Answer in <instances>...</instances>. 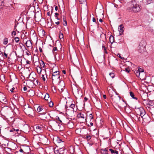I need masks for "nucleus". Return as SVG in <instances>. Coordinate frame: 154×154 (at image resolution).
I'll return each mask as SVG.
<instances>
[{
  "instance_id": "f257e3e1",
  "label": "nucleus",
  "mask_w": 154,
  "mask_h": 154,
  "mask_svg": "<svg viewBox=\"0 0 154 154\" xmlns=\"http://www.w3.org/2000/svg\"><path fill=\"white\" fill-rule=\"evenodd\" d=\"M128 6V9L130 11H133L135 13L140 11L141 9V7L137 4L135 0H132L130 2Z\"/></svg>"
},
{
  "instance_id": "f03ea898",
  "label": "nucleus",
  "mask_w": 154,
  "mask_h": 154,
  "mask_svg": "<svg viewBox=\"0 0 154 154\" xmlns=\"http://www.w3.org/2000/svg\"><path fill=\"white\" fill-rule=\"evenodd\" d=\"M64 83L63 82L60 81L59 82V83L58 84V90L59 91L61 92H63L62 95H63L65 97L64 98L65 99H66V98H69V97H68V93L66 90H65L64 91Z\"/></svg>"
},
{
  "instance_id": "7ed1b4c3",
  "label": "nucleus",
  "mask_w": 154,
  "mask_h": 154,
  "mask_svg": "<svg viewBox=\"0 0 154 154\" xmlns=\"http://www.w3.org/2000/svg\"><path fill=\"white\" fill-rule=\"evenodd\" d=\"M60 72L58 71L54 72L52 73V82H56L57 81L58 82H60Z\"/></svg>"
},
{
  "instance_id": "20e7f679",
  "label": "nucleus",
  "mask_w": 154,
  "mask_h": 154,
  "mask_svg": "<svg viewBox=\"0 0 154 154\" xmlns=\"http://www.w3.org/2000/svg\"><path fill=\"white\" fill-rule=\"evenodd\" d=\"M23 111L26 114L29 115H31L34 111L32 108L26 105L24 106Z\"/></svg>"
},
{
  "instance_id": "39448f33",
  "label": "nucleus",
  "mask_w": 154,
  "mask_h": 154,
  "mask_svg": "<svg viewBox=\"0 0 154 154\" xmlns=\"http://www.w3.org/2000/svg\"><path fill=\"white\" fill-rule=\"evenodd\" d=\"M146 44L144 42H140L139 46H138V51L141 53H143L146 51L145 48Z\"/></svg>"
},
{
  "instance_id": "423d86ee",
  "label": "nucleus",
  "mask_w": 154,
  "mask_h": 154,
  "mask_svg": "<svg viewBox=\"0 0 154 154\" xmlns=\"http://www.w3.org/2000/svg\"><path fill=\"white\" fill-rule=\"evenodd\" d=\"M85 115L82 112L78 113V122L83 123L85 122Z\"/></svg>"
},
{
  "instance_id": "0eeeda50",
  "label": "nucleus",
  "mask_w": 154,
  "mask_h": 154,
  "mask_svg": "<svg viewBox=\"0 0 154 154\" xmlns=\"http://www.w3.org/2000/svg\"><path fill=\"white\" fill-rule=\"evenodd\" d=\"M136 111L137 114L140 116L142 118H143V117L146 114L144 109L142 107H140L137 109Z\"/></svg>"
},
{
  "instance_id": "6e6552de",
  "label": "nucleus",
  "mask_w": 154,
  "mask_h": 154,
  "mask_svg": "<svg viewBox=\"0 0 154 154\" xmlns=\"http://www.w3.org/2000/svg\"><path fill=\"white\" fill-rule=\"evenodd\" d=\"M53 140L54 143H60L63 141L59 137L56 136H53Z\"/></svg>"
},
{
  "instance_id": "1a4fd4ad",
  "label": "nucleus",
  "mask_w": 154,
  "mask_h": 154,
  "mask_svg": "<svg viewBox=\"0 0 154 154\" xmlns=\"http://www.w3.org/2000/svg\"><path fill=\"white\" fill-rule=\"evenodd\" d=\"M109 93L112 99H114L116 96L119 97L112 89L109 90Z\"/></svg>"
},
{
  "instance_id": "9d476101",
  "label": "nucleus",
  "mask_w": 154,
  "mask_h": 154,
  "mask_svg": "<svg viewBox=\"0 0 154 154\" xmlns=\"http://www.w3.org/2000/svg\"><path fill=\"white\" fill-rule=\"evenodd\" d=\"M48 138L42 136L40 137V141L44 144H46L47 143Z\"/></svg>"
},
{
  "instance_id": "9b49d317",
  "label": "nucleus",
  "mask_w": 154,
  "mask_h": 154,
  "mask_svg": "<svg viewBox=\"0 0 154 154\" xmlns=\"http://www.w3.org/2000/svg\"><path fill=\"white\" fill-rule=\"evenodd\" d=\"M139 77L142 80L145 79H146V73L145 72H139Z\"/></svg>"
},
{
  "instance_id": "f8f14e48",
  "label": "nucleus",
  "mask_w": 154,
  "mask_h": 154,
  "mask_svg": "<svg viewBox=\"0 0 154 154\" xmlns=\"http://www.w3.org/2000/svg\"><path fill=\"white\" fill-rule=\"evenodd\" d=\"M124 27L123 25H121L119 26L118 28V30L119 32V34L120 35H122L124 31Z\"/></svg>"
},
{
  "instance_id": "ddd939ff",
  "label": "nucleus",
  "mask_w": 154,
  "mask_h": 154,
  "mask_svg": "<svg viewBox=\"0 0 154 154\" xmlns=\"http://www.w3.org/2000/svg\"><path fill=\"white\" fill-rule=\"evenodd\" d=\"M26 45L27 48H29L31 49L32 48V43L30 40L27 41L26 42Z\"/></svg>"
},
{
  "instance_id": "4468645a",
  "label": "nucleus",
  "mask_w": 154,
  "mask_h": 154,
  "mask_svg": "<svg viewBox=\"0 0 154 154\" xmlns=\"http://www.w3.org/2000/svg\"><path fill=\"white\" fill-rule=\"evenodd\" d=\"M42 127L40 126H37L35 129V131L38 133H41L42 131Z\"/></svg>"
},
{
  "instance_id": "2eb2a0df",
  "label": "nucleus",
  "mask_w": 154,
  "mask_h": 154,
  "mask_svg": "<svg viewBox=\"0 0 154 154\" xmlns=\"http://www.w3.org/2000/svg\"><path fill=\"white\" fill-rule=\"evenodd\" d=\"M61 149H59L55 150L54 151L55 154H63V151L61 150Z\"/></svg>"
},
{
  "instance_id": "dca6fc26",
  "label": "nucleus",
  "mask_w": 154,
  "mask_h": 154,
  "mask_svg": "<svg viewBox=\"0 0 154 154\" xmlns=\"http://www.w3.org/2000/svg\"><path fill=\"white\" fill-rule=\"evenodd\" d=\"M51 124L50 126L51 128H55V125H57V122L55 121H50L49 123Z\"/></svg>"
},
{
  "instance_id": "f3484780",
  "label": "nucleus",
  "mask_w": 154,
  "mask_h": 154,
  "mask_svg": "<svg viewBox=\"0 0 154 154\" xmlns=\"http://www.w3.org/2000/svg\"><path fill=\"white\" fill-rule=\"evenodd\" d=\"M96 105L97 107L99 109H100L102 108V106L101 103L99 101H97Z\"/></svg>"
},
{
  "instance_id": "a211bd4d",
  "label": "nucleus",
  "mask_w": 154,
  "mask_h": 154,
  "mask_svg": "<svg viewBox=\"0 0 154 154\" xmlns=\"http://www.w3.org/2000/svg\"><path fill=\"white\" fill-rule=\"evenodd\" d=\"M0 101L2 103H5V102H7V100L5 97H1Z\"/></svg>"
},
{
  "instance_id": "6ab92c4d",
  "label": "nucleus",
  "mask_w": 154,
  "mask_h": 154,
  "mask_svg": "<svg viewBox=\"0 0 154 154\" xmlns=\"http://www.w3.org/2000/svg\"><path fill=\"white\" fill-rule=\"evenodd\" d=\"M45 100H48V101L51 100V99L49 98V95L48 94H46L44 97Z\"/></svg>"
},
{
  "instance_id": "aec40b11",
  "label": "nucleus",
  "mask_w": 154,
  "mask_h": 154,
  "mask_svg": "<svg viewBox=\"0 0 154 154\" xmlns=\"http://www.w3.org/2000/svg\"><path fill=\"white\" fill-rule=\"evenodd\" d=\"M109 149L112 154H118V152L117 150H114L112 149Z\"/></svg>"
},
{
  "instance_id": "412c9836",
  "label": "nucleus",
  "mask_w": 154,
  "mask_h": 154,
  "mask_svg": "<svg viewBox=\"0 0 154 154\" xmlns=\"http://www.w3.org/2000/svg\"><path fill=\"white\" fill-rule=\"evenodd\" d=\"M39 63L41 67L42 66L44 68H46V66L45 65L44 62L42 60H41V61H40Z\"/></svg>"
},
{
  "instance_id": "4be33fe9",
  "label": "nucleus",
  "mask_w": 154,
  "mask_h": 154,
  "mask_svg": "<svg viewBox=\"0 0 154 154\" xmlns=\"http://www.w3.org/2000/svg\"><path fill=\"white\" fill-rule=\"evenodd\" d=\"M47 116L45 114H44L43 115L42 114L40 115V118L42 119L45 120L47 119Z\"/></svg>"
},
{
  "instance_id": "5701e85b",
  "label": "nucleus",
  "mask_w": 154,
  "mask_h": 154,
  "mask_svg": "<svg viewBox=\"0 0 154 154\" xmlns=\"http://www.w3.org/2000/svg\"><path fill=\"white\" fill-rule=\"evenodd\" d=\"M108 149V148H105V149L102 150L101 151V153L103 154H107Z\"/></svg>"
},
{
  "instance_id": "b1692460",
  "label": "nucleus",
  "mask_w": 154,
  "mask_h": 154,
  "mask_svg": "<svg viewBox=\"0 0 154 154\" xmlns=\"http://www.w3.org/2000/svg\"><path fill=\"white\" fill-rule=\"evenodd\" d=\"M42 69L41 67L39 66H37V70L38 73L40 74L42 71Z\"/></svg>"
},
{
  "instance_id": "393cba45",
  "label": "nucleus",
  "mask_w": 154,
  "mask_h": 154,
  "mask_svg": "<svg viewBox=\"0 0 154 154\" xmlns=\"http://www.w3.org/2000/svg\"><path fill=\"white\" fill-rule=\"evenodd\" d=\"M114 37L112 35H111L109 38V42L111 43H112L114 42Z\"/></svg>"
},
{
  "instance_id": "a878e982",
  "label": "nucleus",
  "mask_w": 154,
  "mask_h": 154,
  "mask_svg": "<svg viewBox=\"0 0 154 154\" xmlns=\"http://www.w3.org/2000/svg\"><path fill=\"white\" fill-rule=\"evenodd\" d=\"M130 94L131 96L133 99H135L136 100L137 99V98L136 97H134V93L132 92H130Z\"/></svg>"
},
{
  "instance_id": "bb28decb",
  "label": "nucleus",
  "mask_w": 154,
  "mask_h": 154,
  "mask_svg": "<svg viewBox=\"0 0 154 154\" xmlns=\"http://www.w3.org/2000/svg\"><path fill=\"white\" fill-rule=\"evenodd\" d=\"M48 152H49V153H51L53 152H54L55 149H54L53 147H50V148L48 149Z\"/></svg>"
},
{
  "instance_id": "cd10ccee",
  "label": "nucleus",
  "mask_w": 154,
  "mask_h": 154,
  "mask_svg": "<svg viewBox=\"0 0 154 154\" xmlns=\"http://www.w3.org/2000/svg\"><path fill=\"white\" fill-rule=\"evenodd\" d=\"M8 42V39L7 38H5L4 39L3 43L4 45H6Z\"/></svg>"
},
{
  "instance_id": "c85d7f7f",
  "label": "nucleus",
  "mask_w": 154,
  "mask_h": 154,
  "mask_svg": "<svg viewBox=\"0 0 154 154\" xmlns=\"http://www.w3.org/2000/svg\"><path fill=\"white\" fill-rule=\"evenodd\" d=\"M33 83L35 85H39V83L38 81V80H36H36L34 81Z\"/></svg>"
},
{
  "instance_id": "c756f323",
  "label": "nucleus",
  "mask_w": 154,
  "mask_h": 154,
  "mask_svg": "<svg viewBox=\"0 0 154 154\" xmlns=\"http://www.w3.org/2000/svg\"><path fill=\"white\" fill-rule=\"evenodd\" d=\"M43 109V108L42 106H39L37 109V111L38 112H40Z\"/></svg>"
},
{
  "instance_id": "7c9ffc66",
  "label": "nucleus",
  "mask_w": 154,
  "mask_h": 154,
  "mask_svg": "<svg viewBox=\"0 0 154 154\" xmlns=\"http://www.w3.org/2000/svg\"><path fill=\"white\" fill-rule=\"evenodd\" d=\"M63 21L64 23H63V25L64 26H66L67 25V22L66 21V19L63 16Z\"/></svg>"
},
{
  "instance_id": "2f4dec72",
  "label": "nucleus",
  "mask_w": 154,
  "mask_h": 154,
  "mask_svg": "<svg viewBox=\"0 0 154 154\" xmlns=\"http://www.w3.org/2000/svg\"><path fill=\"white\" fill-rule=\"evenodd\" d=\"M78 94H79V96L80 97H81L82 95L83 94L81 90H79L78 91Z\"/></svg>"
},
{
  "instance_id": "473e14b6",
  "label": "nucleus",
  "mask_w": 154,
  "mask_h": 154,
  "mask_svg": "<svg viewBox=\"0 0 154 154\" xmlns=\"http://www.w3.org/2000/svg\"><path fill=\"white\" fill-rule=\"evenodd\" d=\"M49 101V105L50 107H52L54 105V103L52 101H51L50 100Z\"/></svg>"
},
{
  "instance_id": "72a5a7b5",
  "label": "nucleus",
  "mask_w": 154,
  "mask_h": 154,
  "mask_svg": "<svg viewBox=\"0 0 154 154\" xmlns=\"http://www.w3.org/2000/svg\"><path fill=\"white\" fill-rule=\"evenodd\" d=\"M63 34L61 31L59 32V38L60 39L63 38Z\"/></svg>"
},
{
  "instance_id": "f704fd0d",
  "label": "nucleus",
  "mask_w": 154,
  "mask_h": 154,
  "mask_svg": "<svg viewBox=\"0 0 154 154\" xmlns=\"http://www.w3.org/2000/svg\"><path fill=\"white\" fill-rule=\"evenodd\" d=\"M152 0H145V3L147 5L151 3Z\"/></svg>"
},
{
  "instance_id": "c9c22d12",
  "label": "nucleus",
  "mask_w": 154,
  "mask_h": 154,
  "mask_svg": "<svg viewBox=\"0 0 154 154\" xmlns=\"http://www.w3.org/2000/svg\"><path fill=\"white\" fill-rule=\"evenodd\" d=\"M85 138L87 139V140H88L91 138V136L90 135L87 136L85 137Z\"/></svg>"
},
{
  "instance_id": "e433bc0d",
  "label": "nucleus",
  "mask_w": 154,
  "mask_h": 154,
  "mask_svg": "<svg viewBox=\"0 0 154 154\" xmlns=\"http://www.w3.org/2000/svg\"><path fill=\"white\" fill-rule=\"evenodd\" d=\"M109 75L112 78H113L115 76L114 73L113 72H111L109 74Z\"/></svg>"
},
{
  "instance_id": "4c0bfd02",
  "label": "nucleus",
  "mask_w": 154,
  "mask_h": 154,
  "mask_svg": "<svg viewBox=\"0 0 154 154\" xmlns=\"http://www.w3.org/2000/svg\"><path fill=\"white\" fill-rule=\"evenodd\" d=\"M14 40L15 42L17 43L19 41V38L18 37H15L14 38Z\"/></svg>"
},
{
  "instance_id": "58836bf2",
  "label": "nucleus",
  "mask_w": 154,
  "mask_h": 154,
  "mask_svg": "<svg viewBox=\"0 0 154 154\" xmlns=\"http://www.w3.org/2000/svg\"><path fill=\"white\" fill-rule=\"evenodd\" d=\"M79 1L80 4H82L85 3V0H79Z\"/></svg>"
},
{
  "instance_id": "ea45409f",
  "label": "nucleus",
  "mask_w": 154,
  "mask_h": 154,
  "mask_svg": "<svg viewBox=\"0 0 154 154\" xmlns=\"http://www.w3.org/2000/svg\"><path fill=\"white\" fill-rule=\"evenodd\" d=\"M72 75H71V76H72L73 79V80H74V79L73 78V77H75V78H76V73H72Z\"/></svg>"
},
{
  "instance_id": "a19ab883",
  "label": "nucleus",
  "mask_w": 154,
  "mask_h": 154,
  "mask_svg": "<svg viewBox=\"0 0 154 154\" xmlns=\"http://www.w3.org/2000/svg\"><path fill=\"white\" fill-rule=\"evenodd\" d=\"M30 80L33 82L34 81L36 80V79L33 77H30Z\"/></svg>"
},
{
  "instance_id": "79ce46f5",
  "label": "nucleus",
  "mask_w": 154,
  "mask_h": 154,
  "mask_svg": "<svg viewBox=\"0 0 154 154\" xmlns=\"http://www.w3.org/2000/svg\"><path fill=\"white\" fill-rule=\"evenodd\" d=\"M138 71L140 73L144 72L143 69L141 68L139 69Z\"/></svg>"
},
{
  "instance_id": "37998d69",
  "label": "nucleus",
  "mask_w": 154,
  "mask_h": 154,
  "mask_svg": "<svg viewBox=\"0 0 154 154\" xmlns=\"http://www.w3.org/2000/svg\"><path fill=\"white\" fill-rule=\"evenodd\" d=\"M125 71L129 73L130 71V69L128 68H126L125 69Z\"/></svg>"
},
{
  "instance_id": "c03bdc74",
  "label": "nucleus",
  "mask_w": 154,
  "mask_h": 154,
  "mask_svg": "<svg viewBox=\"0 0 154 154\" xmlns=\"http://www.w3.org/2000/svg\"><path fill=\"white\" fill-rule=\"evenodd\" d=\"M75 106V105L74 104H72L71 105H70V107L71 108H72L73 109V111H75V110L74 109V108L73 107H74Z\"/></svg>"
},
{
  "instance_id": "a18cd8bd",
  "label": "nucleus",
  "mask_w": 154,
  "mask_h": 154,
  "mask_svg": "<svg viewBox=\"0 0 154 154\" xmlns=\"http://www.w3.org/2000/svg\"><path fill=\"white\" fill-rule=\"evenodd\" d=\"M88 117L90 120L92 119L93 118V115L92 114H90L89 115Z\"/></svg>"
},
{
  "instance_id": "49530a36",
  "label": "nucleus",
  "mask_w": 154,
  "mask_h": 154,
  "mask_svg": "<svg viewBox=\"0 0 154 154\" xmlns=\"http://www.w3.org/2000/svg\"><path fill=\"white\" fill-rule=\"evenodd\" d=\"M56 119L57 120L59 121L60 122H62V121L60 119L59 117L58 116H57Z\"/></svg>"
},
{
  "instance_id": "de8ad7c7",
  "label": "nucleus",
  "mask_w": 154,
  "mask_h": 154,
  "mask_svg": "<svg viewBox=\"0 0 154 154\" xmlns=\"http://www.w3.org/2000/svg\"><path fill=\"white\" fill-rule=\"evenodd\" d=\"M3 0H0V6H1L2 5H3Z\"/></svg>"
},
{
  "instance_id": "09e8293b",
  "label": "nucleus",
  "mask_w": 154,
  "mask_h": 154,
  "mask_svg": "<svg viewBox=\"0 0 154 154\" xmlns=\"http://www.w3.org/2000/svg\"><path fill=\"white\" fill-rule=\"evenodd\" d=\"M16 32L15 31H13L11 33L12 35H16Z\"/></svg>"
},
{
  "instance_id": "8fccbe9b",
  "label": "nucleus",
  "mask_w": 154,
  "mask_h": 154,
  "mask_svg": "<svg viewBox=\"0 0 154 154\" xmlns=\"http://www.w3.org/2000/svg\"><path fill=\"white\" fill-rule=\"evenodd\" d=\"M42 79L44 81H45V77H44V75H42Z\"/></svg>"
},
{
  "instance_id": "3c124183",
  "label": "nucleus",
  "mask_w": 154,
  "mask_h": 154,
  "mask_svg": "<svg viewBox=\"0 0 154 154\" xmlns=\"http://www.w3.org/2000/svg\"><path fill=\"white\" fill-rule=\"evenodd\" d=\"M118 56L119 57H120V58H121V59H124V57H122L121 56V54H118Z\"/></svg>"
},
{
  "instance_id": "603ef678",
  "label": "nucleus",
  "mask_w": 154,
  "mask_h": 154,
  "mask_svg": "<svg viewBox=\"0 0 154 154\" xmlns=\"http://www.w3.org/2000/svg\"><path fill=\"white\" fill-rule=\"evenodd\" d=\"M17 60H18V61H21L22 59L19 56L18 57L17 59Z\"/></svg>"
},
{
  "instance_id": "864d4df0",
  "label": "nucleus",
  "mask_w": 154,
  "mask_h": 154,
  "mask_svg": "<svg viewBox=\"0 0 154 154\" xmlns=\"http://www.w3.org/2000/svg\"><path fill=\"white\" fill-rule=\"evenodd\" d=\"M139 72H140L138 70L137 71L136 73V75L137 77H139Z\"/></svg>"
},
{
  "instance_id": "5fc2aeb1",
  "label": "nucleus",
  "mask_w": 154,
  "mask_h": 154,
  "mask_svg": "<svg viewBox=\"0 0 154 154\" xmlns=\"http://www.w3.org/2000/svg\"><path fill=\"white\" fill-rule=\"evenodd\" d=\"M104 50V53H107V51H106V47H104V48L103 49Z\"/></svg>"
},
{
  "instance_id": "6e6d98bb",
  "label": "nucleus",
  "mask_w": 154,
  "mask_h": 154,
  "mask_svg": "<svg viewBox=\"0 0 154 154\" xmlns=\"http://www.w3.org/2000/svg\"><path fill=\"white\" fill-rule=\"evenodd\" d=\"M14 89V88H13L12 89H11L10 90V91L12 93L13 92V90Z\"/></svg>"
},
{
  "instance_id": "4d7b16f0",
  "label": "nucleus",
  "mask_w": 154,
  "mask_h": 154,
  "mask_svg": "<svg viewBox=\"0 0 154 154\" xmlns=\"http://www.w3.org/2000/svg\"><path fill=\"white\" fill-rule=\"evenodd\" d=\"M39 49L40 52H42V48H41V47H39Z\"/></svg>"
},
{
  "instance_id": "13d9d810",
  "label": "nucleus",
  "mask_w": 154,
  "mask_h": 154,
  "mask_svg": "<svg viewBox=\"0 0 154 154\" xmlns=\"http://www.w3.org/2000/svg\"><path fill=\"white\" fill-rule=\"evenodd\" d=\"M23 89L24 91H26L27 90V88L26 87H24L23 88Z\"/></svg>"
},
{
  "instance_id": "bf43d9fd",
  "label": "nucleus",
  "mask_w": 154,
  "mask_h": 154,
  "mask_svg": "<svg viewBox=\"0 0 154 154\" xmlns=\"http://www.w3.org/2000/svg\"><path fill=\"white\" fill-rule=\"evenodd\" d=\"M57 50V48L56 47H54L53 49V51H55Z\"/></svg>"
},
{
  "instance_id": "052dcab7",
  "label": "nucleus",
  "mask_w": 154,
  "mask_h": 154,
  "mask_svg": "<svg viewBox=\"0 0 154 154\" xmlns=\"http://www.w3.org/2000/svg\"><path fill=\"white\" fill-rule=\"evenodd\" d=\"M4 55L5 56V57H6V58L7 57H8L7 54H6L5 52L4 53Z\"/></svg>"
},
{
  "instance_id": "680f3d73",
  "label": "nucleus",
  "mask_w": 154,
  "mask_h": 154,
  "mask_svg": "<svg viewBox=\"0 0 154 154\" xmlns=\"http://www.w3.org/2000/svg\"><path fill=\"white\" fill-rule=\"evenodd\" d=\"M55 17H57V16L58 15H59V14L57 13H55Z\"/></svg>"
},
{
  "instance_id": "e2e57ef3",
  "label": "nucleus",
  "mask_w": 154,
  "mask_h": 154,
  "mask_svg": "<svg viewBox=\"0 0 154 154\" xmlns=\"http://www.w3.org/2000/svg\"><path fill=\"white\" fill-rule=\"evenodd\" d=\"M55 6V9L56 11H57L58 10V7L57 6Z\"/></svg>"
},
{
  "instance_id": "0e129e2a",
  "label": "nucleus",
  "mask_w": 154,
  "mask_h": 154,
  "mask_svg": "<svg viewBox=\"0 0 154 154\" xmlns=\"http://www.w3.org/2000/svg\"><path fill=\"white\" fill-rule=\"evenodd\" d=\"M42 34H43V35H44L45 34V31H44V30H43L42 31Z\"/></svg>"
},
{
  "instance_id": "69168bd1",
  "label": "nucleus",
  "mask_w": 154,
  "mask_h": 154,
  "mask_svg": "<svg viewBox=\"0 0 154 154\" xmlns=\"http://www.w3.org/2000/svg\"><path fill=\"white\" fill-rule=\"evenodd\" d=\"M19 151L20 152H23V149H20V150H19Z\"/></svg>"
},
{
  "instance_id": "338daca9",
  "label": "nucleus",
  "mask_w": 154,
  "mask_h": 154,
  "mask_svg": "<svg viewBox=\"0 0 154 154\" xmlns=\"http://www.w3.org/2000/svg\"><path fill=\"white\" fill-rule=\"evenodd\" d=\"M92 21L93 22H95L96 21V19L94 17L93 18Z\"/></svg>"
},
{
  "instance_id": "774afa93",
  "label": "nucleus",
  "mask_w": 154,
  "mask_h": 154,
  "mask_svg": "<svg viewBox=\"0 0 154 154\" xmlns=\"http://www.w3.org/2000/svg\"><path fill=\"white\" fill-rule=\"evenodd\" d=\"M62 72L64 74H65L66 72V71L64 70H63V71H62Z\"/></svg>"
}]
</instances>
